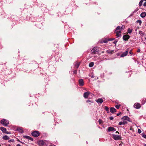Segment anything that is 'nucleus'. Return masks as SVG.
<instances>
[{
    "instance_id": "1",
    "label": "nucleus",
    "mask_w": 146,
    "mask_h": 146,
    "mask_svg": "<svg viewBox=\"0 0 146 146\" xmlns=\"http://www.w3.org/2000/svg\"><path fill=\"white\" fill-rule=\"evenodd\" d=\"M32 135L35 137H37L40 135V133L38 131H35L31 133Z\"/></svg>"
},
{
    "instance_id": "2",
    "label": "nucleus",
    "mask_w": 146,
    "mask_h": 146,
    "mask_svg": "<svg viewBox=\"0 0 146 146\" xmlns=\"http://www.w3.org/2000/svg\"><path fill=\"white\" fill-rule=\"evenodd\" d=\"M1 123L4 126H7L9 124V122L7 120L3 119L1 121Z\"/></svg>"
},
{
    "instance_id": "3",
    "label": "nucleus",
    "mask_w": 146,
    "mask_h": 146,
    "mask_svg": "<svg viewBox=\"0 0 146 146\" xmlns=\"http://www.w3.org/2000/svg\"><path fill=\"white\" fill-rule=\"evenodd\" d=\"M113 138L115 140L120 139L121 137L120 135L113 134Z\"/></svg>"
},
{
    "instance_id": "4",
    "label": "nucleus",
    "mask_w": 146,
    "mask_h": 146,
    "mask_svg": "<svg viewBox=\"0 0 146 146\" xmlns=\"http://www.w3.org/2000/svg\"><path fill=\"white\" fill-rule=\"evenodd\" d=\"M134 107L135 108L138 109L140 108L141 105L139 103H136L134 104Z\"/></svg>"
},
{
    "instance_id": "5",
    "label": "nucleus",
    "mask_w": 146,
    "mask_h": 146,
    "mask_svg": "<svg viewBox=\"0 0 146 146\" xmlns=\"http://www.w3.org/2000/svg\"><path fill=\"white\" fill-rule=\"evenodd\" d=\"M130 38L129 35H124L123 36V39L124 40H127Z\"/></svg>"
},
{
    "instance_id": "6",
    "label": "nucleus",
    "mask_w": 146,
    "mask_h": 146,
    "mask_svg": "<svg viewBox=\"0 0 146 146\" xmlns=\"http://www.w3.org/2000/svg\"><path fill=\"white\" fill-rule=\"evenodd\" d=\"M78 82L80 86H83L84 84V82L83 79H80L78 80Z\"/></svg>"
},
{
    "instance_id": "7",
    "label": "nucleus",
    "mask_w": 146,
    "mask_h": 146,
    "mask_svg": "<svg viewBox=\"0 0 146 146\" xmlns=\"http://www.w3.org/2000/svg\"><path fill=\"white\" fill-rule=\"evenodd\" d=\"M122 119L126 121L129 122L131 121L130 118L127 116H125L123 117L122 118Z\"/></svg>"
},
{
    "instance_id": "8",
    "label": "nucleus",
    "mask_w": 146,
    "mask_h": 146,
    "mask_svg": "<svg viewBox=\"0 0 146 146\" xmlns=\"http://www.w3.org/2000/svg\"><path fill=\"white\" fill-rule=\"evenodd\" d=\"M38 144L40 146H42L44 145V142L42 140H40L37 141Z\"/></svg>"
},
{
    "instance_id": "9",
    "label": "nucleus",
    "mask_w": 146,
    "mask_h": 146,
    "mask_svg": "<svg viewBox=\"0 0 146 146\" xmlns=\"http://www.w3.org/2000/svg\"><path fill=\"white\" fill-rule=\"evenodd\" d=\"M129 52L128 49H127L125 52H123L121 55V57H124L126 56L128 54Z\"/></svg>"
},
{
    "instance_id": "10",
    "label": "nucleus",
    "mask_w": 146,
    "mask_h": 146,
    "mask_svg": "<svg viewBox=\"0 0 146 146\" xmlns=\"http://www.w3.org/2000/svg\"><path fill=\"white\" fill-rule=\"evenodd\" d=\"M115 32L116 33V36L117 37H118L121 36V31H115Z\"/></svg>"
},
{
    "instance_id": "11",
    "label": "nucleus",
    "mask_w": 146,
    "mask_h": 146,
    "mask_svg": "<svg viewBox=\"0 0 146 146\" xmlns=\"http://www.w3.org/2000/svg\"><path fill=\"white\" fill-rule=\"evenodd\" d=\"M116 130V129L112 127H108V131L110 132L111 131H115Z\"/></svg>"
},
{
    "instance_id": "12",
    "label": "nucleus",
    "mask_w": 146,
    "mask_h": 146,
    "mask_svg": "<svg viewBox=\"0 0 146 146\" xmlns=\"http://www.w3.org/2000/svg\"><path fill=\"white\" fill-rule=\"evenodd\" d=\"M90 94V92H85L84 94V97L85 98H87L88 96Z\"/></svg>"
},
{
    "instance_id": "13",
    "label": "nucleus",
    "mask_w": 146,
    "mask_h": 146,
    "mask_svg": "<svg viewBox=\"0 0 146 146\" xmlns=\"http://www.w3.org/2000/svg\"><path fill=\"white\" fill-rule=\"evenodd\" d=\"M127 121L123 120V121L120 122L119 123V125H125V124H127Z\"/></svg>"
},
{
    "instance_id": "14",
    "label": "nucleus",
    "mask_w": 146,
    "mask_h": 146,
    "mask_svg": "<svg viewBox=\"0 0 146 146\" xmlns=\"http://www.w3.org/2000/svg\"><path fill=\"white\" fill-rule=\"evenodd\" d=\"M98 52V50L96 48H94L91 50L92 53L94 54H95Z\"/></svg>"
},
{
    "instance_id": "15",
    "label": "nucleus",
    "mask_w": 146,
    "mask_h": 146,
    "mask_svg": "<svg viewBox=\"0 0 146 146\" xmlns=\"http://www.w3.org/2000/svg\"><path fill=\"white\" fill-rule=\"evenodd\" d=\"M116 111V110L113 107H111L110 108V111L112 113H114Z\"/></svg>"
},
{
    "instance_id": "16",
    "label": "nucleus",
    "mask_w": 146,
    "mask_h": 146,
    "mask_svg": "<svg viewBox=\"0 0 146 146\" xmlns=\"http://www.w3.org/2000/svg\"><path fill=\"white\" fill-rule=\"evenodd\" d=\"M96 102L98 103L102 104L103 102V100L102 98H99L96 100Z\"/></svg>"
},
{
    "instance_id": "17",
    "label": "nucleus",
    "mask_w": 146,
    "mask_h": 146,
    "mask_svg": "<svg viewBox=\"0 0 146 146\" xmlns=\"http://www.w3.org/2000/svg\"><path fill=\"white\" fill-rule=\"evenodd\" d=\"M0 129L4 133H5L6 131V129L3 127H0Z\"/></svg>"
},
{
    "instance_id": "18",
    "label": "nucleus",
    "mask_w": 146,
    "mask_h": 146,
    "mask_svg": "<svg viewBox=\"0 0 146 146\" xmlns=\"http://www.w3.org/2000/svg\"><path fill=\"white\" fill-rule=\"evenodd\" d=\"M139 32L142 38L145 35L144 33L141 31H139Z\"/></svg>"
},
{
    "instance_id": "19",
    "label": "nucleus",
    "mask_w": 146,
    "mask_h": 146,
    "mask_svg": "<svg viewBox=\"0 0 146 146\" xmlns=\"http://www.w3.org/2000/svg\"><path fill=\"white\" fill-rule=\"evenodd\" d=\"M106 52L107 53L110 54H112L114 53V50H106Z\"/></svg>"
},
{
    "instance_id": "20",
    "label": "nucleus",
    "mask_w": 146,
    "mask_h": 146,
    "mask_svg": "<svg viewBox=\"0 0 146 146\" xmlns=\"http://www.w3.org/2000/svg\"><path fill=\"white\" fill-rule=\"evenodd\" d=\"M146 15V13L145 12H143L141 13L140 15L141 17L143 18L145 17Z\"/></svg>"
},
{
    "instance_id": "21",
    "label": "nucleus",
    "mask_w": 146,
    "mask_h": 146,
    "mask_svg": "<svg viewBox=\"0 0 146 146\" xmlns=\"http://www.w3.org/2000/svg\"><path fill=\"white\" fill-rule=\"evenodd\" d=\"M80 62H77L75 65V68H78L80 66Z\"/></svg>"
},
{
    "instance_id": "22",
    "label": "nucleus",
    "mask_w": 146,
    "mask_h": 146,
    "mask_svg": "<svg viewBox=\"0 0 146 146\" xmlns=\"http://www.w3.org/2000/svg\"><path fill=\"white\" fill-rule=\"evenodd\" d=\"M3 139L5 140H7L9 139V138L7 135H5L3 137Z\"/></svg>"
},
{
    "instance_id": "23",
    "label": "nucleus",
    "mask_w": 146,
    "mask_h": 146,
    "mask_svg": "<svg viewBox=\"0 0 146 146\" xmlns=\"http://www.w3.org/2000/svg\"><path fill=\"white\" fill-rule=\"evenodd\" d=\"M105 108V110L108 113L109 112V108L108 107H107V106H105L104 107Z\"/></svg>"
},
{
    "instance_id": "24",
    "label": "nucleus",
    "mask_w": 146,
    "mask_h": 146,
    "mask_svg": "<svg viewBox=\"0 0 146 146\" xmlns=\"http://www.w3.org/2000/svg\"><path fill=\"white\" fill-rule=\"evenodd\" d=\"M142 39L144 41L146 42V35H145L142 38Z\"/></svg>"
},
{
    "instance_id": "25",
    "label": "nucleus",
    "mask_w": 146,
    "mask_h": 146,
    "mask_svg": "<svg viewBox=\"0 0 146 146\" xmlns=\"http://www.w3.org/2000/svg\"><path fill=\"white\" fill-rule=\"evenodd\" d=\"M94 63L93 62H91L89 64V66L90 67H92L94 65Z\"/></svg>"
},
{
    "instance_id": "26",
    "label": "nucleus",
    "mask_w": 146,
    "mask_h": 146,
    "mask_svg": "<svg viewBox=\"0 0 146 146\" xmlns=\"http://www.w3.org/2000/svg\"><path fill=\"white\" fill-rule=\"evenodd\" d=\"M132 31V30L130 28H129L127 30V32L129 33L130 34Z\"/></svg>"
},
{
    "instance_id": "27",
    "label": "nucleus",
    "mask_w": 146,
    "mask_h": 146,
    "mask_svg": "<svg viewBox=\"0 0 146 146\" xmlns=\"http://www.w3.org/2000/svg\"><path fill=\"white\" fill-rule=\"evenodd\" d=\"M144 0H141V1L139 2V6H141L142 5V3L143 1Z\"/></svg>"
},
{
    "instance_id": "28",
    "label": "nucleus",
    "mask_w": 146,
    "mask_h": 146,
    "mask_svg": "<svg viewBox=\"0 0 146 146\" xmlns=\"http://www.w3.org/2000/svg\"><path fill=\"white\" fill-rule=\"evenodd\" d=\"M120 30V31H121V27L119 26H118V27H117L116 28V29L115 30V31H117V30Z\"/></svg>"
},
{
    "instance_id": "29",
    "label": "nucleus",
    "mask_w": 146,
    "mask_h": 146,
    "mask_svg": "<svg viewBox=\"0 0 146 146\" xmlns=\"http://www.w3.org/2000/svg\"><path fill=\"white\" fill-rule=\"evenodd\" d=\"M120 106H121V105H116L115 106V108L117 109H119Z\"/></svg>"
},
{
    "instance_id": "30",
    "label": "nucleus",
    "mask_w": 146,
    "mask_h": 146,
    "mask_svg": "<svg viewBox=\"0 0 146 146\" xmlns=\"http://www.w3.org/2000/svg\"><path fill=\"white\" fill-rule=\"evenodd\" d=\"M137 23H139L140 25L142 23V21L141 20H138L137 21Z\"/></svg>"
},
{
    "instance_id": "31",
    "label": "nucleus",
    "mask_w": 146,
    "mask_h": 146,
    "mask_svg": "<svg viewBox=\"0 0 146 146\" xmlns=\"http://www.w3.org/2000/svg\"><path fill=\"white\" fill-rule=\"evenodd\" d=\"M23 137L24 138H26L27 139H28L29 138V136H27V135H24V136H23Z\"/></svg>"
},
{
    "instance_id": "32",
    "label": "nucleus",
    "mask_w": 146,
    "mask_h": 146,
    "mask_svg": "<svg viewBox=\"0 0 146 146\" xmlns=\"http://www.w3.org/2000/svg\"><path fill=\"white\" fill-rule=\"evenodd\" d=\"M108 40L105 39L104 40L103 42L104 43H107L108 42Z\"/></svg>"
},
{
    "instance_id": "33",
    "label": "nucleus",
    "mask_w": 146,
    "mask_h": 146,
    "mask_svg": "<svg viewBox=\"0 0 146 146\" xmlns=\"http://www.w3.org/2000/svg\"><path fill=\"white\" fill-rule=\"evenodd\" d=\"M125 26H122L121 27V30H123L124 29Z\"/></svg>"
},
{
    "instance_id": "34",
    "label": "nucleus",
    "mask_w": 146,
    "mask_h": 146,
    "mask_svg": "<svg viewBox=\"0 0 146 146\" xmlns=\"http://www.w3.org/2000/svg\"><path fill=\"white\" fill-rule=\"evenodd\" d=\"M28 139H29V140H31V141H32L33 140V139L32 138V137H29Z\"/></svg>"
},
{
    "instance_id": "35",
    "label": "nucleus",
    "mask_w": 146,
    "mask_h": 146,
    "mask_svg": "<svg viewBox=\"0 0 146 146\" xmlns=\"http://www.w3.org/2000/svg\"><path fill=\"white\" fill-rule=\"evenodd\" d=\"M102 120H101V119H99V120H98V122H99V123L100 124L102 123Z\"/></svg>"
},
{
    "instance_id": "36",
    "label": "nucleus",
    "mask_w": 146,
    "mask_h": 146,
    "mask_svg": "<svg viewBox=\"0 0 146 146\" xmlns=\"http://www.w3.org/2000/svg\"><path fill=\"white\" fill-rule=\"evenodd\" d=\"M138 132L139 133H140L141 132V131L140 129H138Z\"/></svg>"
},
{
    "instance_id": "37",
    "label": "nucleus",
    "mask_w": 146,
    "mask_h": 146,
    "mask_svg": "<svg viewBox=\"0 0 146 146\" xmlns=\"http://www.w3.org/2000/svg\"><path fill=\"white\" fill-rule=\"evenodd\" d=\"M142 136L144 138L146 139V135L144 134H143Z\"/></svg>"
},
{
    "instance_id": "38",
    "label": "nucleus",
    "mask_w": 146,
    "mask_h": 146,
    "mask_svg": "<svg viewBox=\"0 0 146 146\" xmlns=\"http://www.w3.org/2000/svg\"><path fill=\"white\" fill-rule=\"evenodd\" d=\"M8 141L9 142H14V141L13 139H11L9 140Z\"/></svg>"
},
{
    "instance_id": "39",
    "label": "nucleus",
    "mask_w": 146,
    "mask_h": 146,
    "mask_svg": "<svg viewBox=\"0 0 146 146\" xmlns=\"http://www.w3.org/2000/svg\"><path fill=\"white\" fill-rule=\"evenodd\" d=\"M111 120H112L113 119V117H110L109 118Z\"/></svg>"
},
{
    "instance_id": "40",
    "label": "nucleus",
    "mask_w": 146,
    "mask_h": 146,
    "mask_svg": "<svg viewBox=\"0 0 146 146\" xmlns=\"http://www.w3.org/2000/svg\"><path fill=\"white\" fill-rule=\"evenodd\" d=\"M117 41H116V40H115L114 41V42H113V43H114L115 44V45H116V43H117Z\"/></svg>"
},
{
    "instance_id": "41",
    "label": "nucleus",
    "mask_w": 146,
    "mask_h": 146,
    "mask_svg": "<svg viewBox=\"0 0 146 146\" xmlns=\"http://www.w3.org/2000/svg\"><path fill=\"white\" fill-rule=\"evenodd\" d=\"M114 39H112V38H110V39H108V41H111V40H113Z\"/></svg>"
},
{
    "instance_id": "42",
    "label": "nucleus",
    "mask_w": 146,
    "mask_h": 146,
    "mask_svg": "<svg viewBox=\"0 0 146 146\" xmlns=\"http://www.w3.org/2000/svg\"><path fill=\"white\" fill-rule=\"evenodd\" d=\"M129 53L131 54V55H132L133 54V52H132L131 51V50H130L129 52Z\"/></svg>"
},
{
    "instance_id": "43",
    "label": "nucleus",
    "mask_w": 146,
    "mask_h": 146,
    "mask_svg": "<svg viewBox=\"0 0 146 146\" xmlns=\"http://www.w3.org/2000/svg\"><path fill=\"white\" fill-rule=\"evenodd\" d=\"M143 6H144V7H146V2H145L143 4Z\"/></svg>"
},
{
    "instance_id": "44",
    "label": "nucleus",
    "mask_w": 146,
    "mask_h": 146,
    "mask_svg": "<svg viewBox=\"0 0 146 146\" xmlns=\"http://www.w3.org/2000/svg\"><path fill=\"white\" fill-rule=\"evenodd\" d=\"M121 114V113H117V116H118L119 115H120Z\"/></svg>"
},
{
    "instance_id": "45",
    "label": "nucleus",
    "mask_w": 146,
    "mask_h": 146,
    "mask_svg": "<svg viewBox=\"0 0 146 146\" xmlns=\"http://www.w3.org/2000/svg\"><path fill=\"white\" fill-rule=\"evenodd\" d=\"M91 101L89 100H88L87 101H86V102H87V103H88V102H91Z\"/></svg>"
},
{
    "instance_id": "46",
    "label": "nucleus",
    "mask_w": 146,
    "mask_h": 146,
    "mask_svg": "<svg viewBox=\"0 0 146 146\" xmlns=\"http://www.w3.org/2000/svg\"><path fill=\"white\" fill-rule=\"evenodd\" d=\"M140 51V50L139 49H138L137 50V52H139Z\"/></svg>"
},
{
    "instance_id": "47",
    "label": "nucleus",
    "mask_w": 146,
    "mask_h": 146,
    "mask_svg": "<svg viewBox=\"0 0 146 146\" xmlns=\"http://www.w3.org/2000/svg\"><path fill=\"white\" fill-rule=\"evenodd\" d=\"M5 133H7V134H9V133H10L9 132H7V131H6L5 132Z\"/></svg>"
},
{
    "instance_id": "48",
    "label": "nucleus",
    "mask_w": 146,
    "mask_h": 146,
    "mask_svg": "<svg viewBox=\"0 0 146 146\" xmlns=\"http://www.w3.org/2000/svg\"><path fill=\"white\" fill-rule=\"evenodd\" d=\"M49 146H56L55 145H54L53 144H51V145H50Z\"/></svg>"
},
{
    "instance_id": "49",
    "label": "nucleus",
    "mask_w": 146,
    "mask_h": 146,
    "mask_svg": "<svg viewBox=\"0 0 146 146\" xmlns=\"http://www.w3.org/2000/svg\"><path fill=\"white\" fill-rule=\"evenodd\" d=\"M94 75H92L91 76V78H94Z\"/></svg>"
},
{
    "instance_id": "50",
    "label": "nucleus",
    "mask_w": 146,
    "mask_h": 146,
    "mask_svg": "<svg viewBox=\"0 0 146 146\" xmlns=\"http://www.w3.org/2000/svg\"><path fill=\"white\" fill-rule=\"evenodd\" d=\"M16 146H21L20 144H18Z\"/></svg>"
},
{
    "instance_id": "51",
    "label": "nucleus",
    "mask_w": 146,
    "mask_h": 146,
    "mask_svg": "<svg viewBox=\"0 0 146 146\" xmlns=\"http://www.w3.org/2000/svg\"><path fill=\"white\" fill-rule=\"evenodd\" d=\"M18 141L19 142H20V143H23L22 142H21V141H20L19 140H18Z\"/></svg>"
},
{
    "instance_id": "52",
    "label": "nucleus",
    "mask_w": 146,
    "mask_h": 146,
    "mask_svg": "<svg viewBox=\"0 0 146 146\" xmlns=\"http://www.w3.org/2000/svg\"><path fill=\"white\" fill-rule=\"evenodd\" d=\"M116 133H119V132L117 131L116 132Z\"/></svg>"
},
{
    "instance_id": "53",
    "label": "nucleus",
    "mask_w": 146,
    "mask_h": 146,
    "mask_svg": "<svg viewBox=\"0 0 146 146\" xmlns=\"http://www.w3.org/2000/svg\"><path fill=\"white\" fill-rule=\"evenodd\" d=\"M144 146H146V144H144Z\"/></svg>"
},
{
    "instance_id": "54",
    "label": "nucleus",
    "mask_w": 146,
    "mask_h": 146,
    "mask_svg": "<svg viewBox=\"0 0 146 146\" xmlns=\"http://www.w3.org/2000/svg\"><path fill=\"white\" fill-rule=\"evenodd\" d=\"M22 131V130L21 129H20ZM22 133L23 132V131H22Z\"/></svg>"
},
{
    "instance_id": "55",
    "label": "nucleus",
    "mask_w": 146,
    "mask_h": 146,
    "mask_svg": "<svg viewBox=\"0 0 146 146\" xmlns=\"http://www.w3.org/2000/svg\"><path fill=\"white\" fill-rule=\"evenodd\" d=\"M9 146H10V145H9Z\"/></svg>"
},
{
    "instance_id": "56",
    "label": "nucleus",
    "mask_w": 146,
    "mask_h": 146,
    "mask_svg": "<svg viewBox=\"0 0 146 146\" xmlns=\"http://www.w3.org/2000/svg\"><path fill=\"white\" fill-rule=\"evenodd\" d=\"M87 143H88V142H86Z\"/></svg>"
},
{
    "instance_id": "57",
    "label": "nucleus",
    "mask_w": 146,
    "mask_h": 146,
    "mask_svg": "<svg viewBox=\"0 0 146 146\" xmlns=\"http://www.w3.org/2000/svg\"><path fill=\"white\" fill-rule=\"evenodd\" d=\"M119 145H121V144H119Z\"/></svg>"
},
{
    "instance_id": "58",
    "label": "nucleus",
    "mask_w": 146,
    "mask_h": 146,
    "mask_svg": "<svg viewBox=\"0 0 146 146\" xmlns=\"http://www.w3.org/2000/svg\"><path fill=\"white\" fill-rule=\"evenodd\" d=\"M119 145H121V144H119Z\"/></svg>"
},
{
    "instance_id": "59",
    "label": "nucleus",
    "mask_w": 146,
    "mask_h": 146,
    "mask_svg": "<svg viewBox=\"0 0 146 146\" xmlns=\"http://www.w3.org/2000/svg\"><path fill=\"white\" fill-rule=\"evenodd\" d=\"M145 1H146V0H145Z\"/></svg>"
},
{
    "instance_id": "60",
    "label": "nucleus",
    "mask_w": 146,
    "mask_h": 146,
    "mask_svg": "<svg viewBox=\"0 0 146 146\" xmlns=\"http://www.w3.org/2000/svg\"><path fill=\"white\" fill-rule=\"evenodd\" d=\"M145 26H146V24L145 25Z\"/></svg>"
}]
</instances>
